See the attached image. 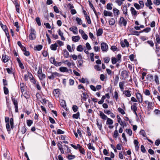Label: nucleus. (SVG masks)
<instances>
[{
	"instance_id": "obj_1",
	"label": "nucleus",
	"mask_w": 160,
	"mask_h": 160,
	"mask_svg": "<svg viewBox=\"0 0 160 160\" xmlns=\"http://www.w3.org/2000/svg\"><path fill=\"white\" fill-rule=\"evenodd\" d=\"M29 38L31 40H34L36 38V31L32 28H31L30 29Z\"/></svg>"
},
{
	"instance_id": "obj_2",
	"label": "nucleus",
	"mask_w": 160,
	"mask_h": 160,
	"mask_svg": "<svg viewBox=\"0 0 160 160\" xmlns=\"http://www.w3.org/2000/svg\"><path fill=\"white\" fill-rule=\"evenodd\" d=\"M11 99L13 103L15 108V112H18V102L17 100L15 98L13 97L11 98Z\"/></svg>"
},
{
	"instance_id": "obj_3",
	"label": "nucleus",
	"mask_w": 160,
	"mask_h": 160,
	"mask_svg": "<svg viewBox=\"0 0 160 160\" xmlns=\"http://www.w3.org/2000/svg\"><path fill=\"white\" fill-rule=\"evenodd\" d=\"M9 120L10 121V124L11 128L13 129L14 128V121L12 118H11L10 119L8 117H5V122L7 123H9Z\"/></svg>"
},
{
	"instance_id": "obj_4",
	"label": "nucleus",
	"mask_w": 160,
	"mask_h": 160,
	"mask_svg": "<svg viewBox=\"0 0 160 160\" xmlns=\"http://www.w3.org/2000/svg\"><path fill=\"white\" fill-rule=\"evenodd\" d=\"M60 74L56 72H51V75L48 77V78L50 79H54V78L60 77Z\"/></svg>"
},
{
	"instance_id": "obj_5",
	"label": "nucleus",
	"mask_w": 160,
	"mask_h": 160,
	"mask_svg": "<svg viewBox=\"0 0 160 160\" xmlns=\"http://www.w3.org/2000/svg\"><path fill=\"white\" fill-rule=\"evenodd\" d=\"M118 23L121 27L123 25L126 26L127 24V22L123 17H121L119 18Z\"/></svg>"
},
{
	"instance_id": "obj_6",
	"label": "nucleus",
	"mask_w": 160,
	"mask_h": 160,
	"mask_svg": "<svg viewBox=\"0 0 160 160\" xmlns=\"http://www.w3.org/2000/svg\"><path fill=\"white\" fill-rule=\"evenodd\" d=\"M101 48L102 51L107 52L108 49V46L106 43L102 42L101 44Z\"/></svg>"
},
{
	"instance_id": "obj_7",
	"label": "nucleus",
	"mask_w": 160,
	"mask_h": 160,
	"mask_svg": "<svg viewBox=\"0 0 160 160\" xmlns=\"http://www.w3.org/2000/svg\"><path fill=\"white\" fill-rule=\"evenodd\" d=\"M120 44L122 47V48H124L126 46L128 47L129 46V42L126 39H124L123 41H121Z\"/></svg>"
},
{
	"instance_id": "obj_8",
	"label": "nucleus",
	"mask_w": 160,
	"mask_h": 160,
	"mask_svg": "<svg viewBox=\"0 0 160 160\" xmlns=\"http://www.w3.org/2000/svg\"><path fill=\"white\" fill-rule=\"evenodd\" d=\"M62 62L69 67H70L71 66H73L74 65V63L73 61H72V62H69L68 60L63 61Z\"/></svg>"
},
{
	"instance_id": "obj_9",
	"label": "nucleus",
	"mask_w": 160,
	"mask_h": 160,
	"mask_svg": "<svg viewBox=\"0 0 160 160\" xmlns=\"http://www.w3.org/2000/svg\"><path fill=\"white\" fill-rule=\"evenodd\" d=\"M136 97L140 103H142L143 101L142 96L141 94L139 93H136Z\"/></svg>"
},
{
	"instance_id": "obj_10",
	"label": "nucleus",
	"mask_w": 160,
	"mask_h": 160,
	"mask_svg": "<svg viewBox=\"0 0 160 160\" xmlns=\"http://www.w3.org/2000/svg\"><path fill=\"white\" fill-rule=\"evenodd\" d=\"M59 102L61 106L65 110H67V108H66V102L64 100L61 99L59 100Z\"/></svg>"
},
{
	"instance_id": "obj_11",
	"label": "nucleus",
	"mask_w": 160,
	"mask_h": 160,
	"mask_svg": "<svg viewBox=\"0 0 160 160\" xmlns=\"http://www.w3.org/2000/svg\"><path fill=\"white\" fill-rule=\"evenodd\" d=\"M103 15L105 16H109V17H112L113 14L112 13L108 11L107 10H104L103 11Z\"/></svg>"
},
{
	"instance_id": "obj_12",
	"label": "nucleus",
	"mask_w": 160,
	"mask_h": 160,
	"mask_svg": "<svg viewBox=\"0 0 160 160\" xmlns=\"http://www.w3.org/2000/svg\"><path fill=\"white\" fill-rule=\"evenodd\" d=\"M70 31L73 32L74 34H77L78 33V28L76 26L71 27L69 28Z\"/></svg>"
},
{
	"instance_id": "obj_13",
	"label": "nucleus",
	"mask_w": 160,
	"mask_h": 160,
	"mask_svg": "<svg viewBox=\"0 0 160 160\" xmlns=\"http://www.w3.org/2000/svg\"><path fill=\"white\" fill-rule=\"evenodd\" d=\"M99 116L101 118L104 120H106L108 118L106 115L102 111H99Z\"/></svg>"
},
{
	"instance_id": "obj_14",
	"label": "nucleus",
	"mask_w": 160,
	"mask_h": 160,
	"mask_svg": "<svg viewBox=\"0 0 160 160\" xmlns=\"http://www.w3.org/2000/svg\"><path fill=\"white\" fill-rule=\"evenodd\" d=\"M121 75L124 78H127L128 76V72L126 70H124L122 72Z\"/></svg>"
},
{
	"instance_id": "obj_15",
	"label": "nucleus",
	"mask_w": 160,
	"mask_h": 160,
	"mask_svg": "<svg viewBox=\"0 0 160 160\" xmlns=\"http://www.w3.org/2000/svg\"><path fill=\"white\" fill-rule=\"evenodd\" d=\"M72 41L75 42H78L80 39V37L79 36H73L72 38Z\"/></svg>"
},
{
	"instance_id": "obj_16",
	"label": "nucleus",
	"mask_w": 160,
	"mask_h": 160,
	"mask_svg": "<svg viewBox=\"0 0 160 160\" xmlns=\"http://www.w3.org/2000/svg\"><path fill=\"white\" fill-rule=\"evenodd\" d=\"M2 61L4 63H5L8 61V56L6 55L3 54L2 55Z\"/></svg>"
},
{
	"instance_id": "obj_17",
	"label": "nucleus",
	"mask_w": 160,
	"mask_h": 160,
	"mask_svg": "<svg viewBox=\"0 0 160 160\" xmlns=\"http://www.w3.org/2000/svg\"><path fill=\"white\" fill-rule=\"evenodd\" d=\"M134 143L135 145V149L136 150L138 151L139 148L138 142L137 140H135L134 141Z\"/></svg>"
},
{
	"instance_id": "obj_18",
	"label": "nucleus",
	"mask_w": 160,
	"mask_h": 160,
	"mask_svg": "<svg viewBox=\"0 0 160 160\" xmlns=\"http://www.w3.org/2000/svg\"><path fill=\"white\" fill-rule=\"evenodd\" d=\"M19 87L20 88L21 92L23 93L24 91L25 88V85L23 83H20L19 85Z\"/></svg>"
},
{
	"instance_id": "obj_19",
	"label": "nucleus",
	"mask_w": 160,
	"mask_h": 160,
	"mask_svg": "<svg viewBox=\"0 0 160 160\" xmlns=\"http://www.w3.org/2000/svg\"><path fill=\"white\" fill-rule=\"evenodd\" d=\"M130 11L132 15L137 16V12L135 10L133 7H131L130 9Z\"/></svg>"
},
{
	"instance_id": "obj_20",
	"label": "nucleus",
	"mask_w": 160,
	"mask_h": 160,
	"mask_svg": "<svg viewBox=\"0 0 160 160\" xmlns=\"http://www.w3.org/2000/svg\"><path fill=\"white\" fill-rule=\"evenodd\" d=\"M122 10L123 14H125L126 16L128 15V9L127 6V5H125L123 6V7Z\"/></svg>"
},
{
	"instance_id": "obj_21",
	"label": "nucleus",
	"mask_w": 160,
	"mask_h": 160,
	"mask_svg": "<svg viewBox=\"0 0 160 160\" xmlns=\"http://www.w3.org/2000/svg\"><path fill=\"white\" fill-rule=\"evenodd\" d=\"M58 47V45L57 43H55L54 44H51L50 46L51 49L53 51H55L57 50V47Z\"/></svg>"
},
{
	"instance_id": "obj_22",
	"label": "nucleus",
	"mask_w": 160,
	"mask_h": 160,
	"mask_svg": "<svg viewBox=\"0 0 160 160\" xmlns=\"http://www.w3.org/2000/svg\"><path fill=\"white\" fill-rule=\"evenodd\" d=\"M58 33L59 35L61 36V40L63 41H65V38L63 36V33L60 29L58 31Z\"/></svg>"
},
{
	"instance_id": "obj_23",
	"label": "nucleus",
	"mask_w": 160,
	"mask_h": 160,
	"mask_svg": "<svg viewBox=\"0 0 160 160\" xmlns=\"http://www.w3.org/2000/svg\"><path fill=\"white\" fill-rule=\"evenodd\" d=\"M53 92L55 96L58 97L60 94V89H55L53 91Z\"/></svg>"
},
{
	"instance_id": "obj_24",
	"label": "nucleus",
	"mask_w": 160,
	"mask_h": 160,
	"mask_svg": "<svg viewBox=\"0 0 160 160\" xmlns=\"http://www.w3.org/2000/svg\"><path fill=\"white\" fill-rule=\"evenodd\" d=\"M59 70L62 72H68V68L66 67H61L59 68Z\"/></svg>"
},
{
	"instance_id": "obj_25",
	"label": "nucleus",
	"mask_w": 160,
	"mask_h": 160,
	"mask_svg": "<svg viewBox=\"0 0 160 160\" xmlns=\"http://www.w3.org/2000/svg\"><path fill=\"white\" fill-rule=\"evenodd\" d=\"M154 104L152 102H148V104L147 108L148 111H150L152 109V107L153 106Z\"/></svg>"
},
{
	"instance_id": "obj_26",
	"label": "nucleus",
	"mask_w": 160,
	"mask_h": 160,
	"mask_svg": "<svg viewBox=\"0 0 160 160\" xmlns=\"http://www.w3.org/2000/svg\"><path fill=\"white\" fill-rule=\"evenodd\" d=\"M107 120L106 124L107 125H111L113 124V121L111 118H108Z\"/></svg>"
},
{
	"instance_id": "obj_27",
	"label": "nucleus",
	"mask_w": 160,
	"mask_h": 160,
	"mask_svg": "<svg viewBox=\"0 0 160 160\" xmlns=\"http://www.w3.org/2000/svg\"><path fill=\"white\" fill-rule=\"evenodd\" d=\"M130 91L129 90H125L123 92V93L126 96L129 97L131 96Z\"/></svg>"
},
{
	"instance_id": "obj_28",
	"label": "nucleus",
	"mask_w": 160,
	"mask_h": 160,
	"mask_svg": "<svg viewBox=\"0 0 160 160\" xmlns=\"http://www.w3.org/2000/svg\"><path fill=\"white\" fill-rule=\"evenodd\" d=\"M113 12L115 16H118L120 13L119 10L117 9L116 8H113Z\"/></svg>"
},
{
	"instance_id": "obj_29",
	"label": "nucleus",
	"mask_w": 160,
	"mask_h": 160,
	"mask_svg": "<svg viewBox=\"0 0 160 160\" xmlns=\"http://www.w3.org/2000/svg\"><path fill=\"white\" fill-rule=\"evenodd\" d=\"M115 22V19L113 18H112L110 19L109 21V23L110 25H113Z\"/></svg>"
},
{
	"instance_id": "obj_30",
	"label": "nucleus",
	"mask_w": 160,
	"mask_h": 160,
	"mask_svg": "<svg viewBox=\"0 0 160 160\" xmlns=\"http://www.w3.org/2000/svg\"><path fill=\"white\" fill-rule=\"evenodd\" d=\"M42 48V46L41 45H39L34 47V49L38 51L41 50Z\"/></svg>"
},
{
	"instance_id": "obj_31",
	"label": "nucleus",
	"mask_w": 160,
	"mask_h": 160,
	"mask_svg": "<svg viewBox=\"0 0 160 160\" xmlns=\"http://www.w3.org/2000/svg\"><path fill=\"white\" fill-rule=\"evenodd\" d=\"M103 33V30L101 28L98 29L97 31V36H101Z\"/></svg>"
},
{
	"instance_id": "obj_32",
	"label": "nucleus",
	"mask_w": 160,
	"mask_h": 160,
	"mask_svg": "<svg viewBox=\"0 0 160 160\" xmlns=\"http://www.w3.org/2000/svg\"><path fill=\"white\" fill-rule=\"evenodd\" d=\"M63 55L65 58H68L69 57V53L66 50L63 51Z\"/></svg>"
},
{
	"instance_id": "obj_33",
	"label": "nucleus",
	"mask_w": 160,
	"mask_h": 160,
	"mask_svg": "<svg viewBox=\"0 0 160 160\" xmlns=\"http://www.w3.org/2000/svg\"><path fill=\"white\" fill-rule=\"evenodd\" d=\"M77 62L78 66V67L80 68L82 66L83 63V61L82 60H79L77 61Z\"/></svg>"
},
{
	"instance_id": "obj_34",
	"label": "nucleus",
	"mask_w": 160,
	"mask_h": 160,
	"mask_svg": "<svg viewBox=\"0 0 160 160\" xmlns=\"http://www.w3.org/2000/svg\"><path fill=\"white\" fill-rule=\"evenodd\" d=\"M136 105L137 104L136 103H134L133 105L131 106V109L134 112H135V111L137 110Z\"/></svg>"
},
{
	"instance_id": "obj_35",
	"label": "nucleus",
	"mask_w": 160,
	"mask_h": 160,
	"mask_svg": "<svg viewBox=\"0 0 160 160\" xmlns=\"http://www.w3.org/2000/svg\"><path fill=\"white\" fill-rule=\"evenodd\" d=\"M96 124L98 127V128L100 130H101L102 129V124L101 123H99L98 122V119H97L96 120Z\"/></svg>"
},
{
	"instance_id": "obj_36",
	"label": "nucleus",
	"mask_w": 160,
	"mask_h": 160,
	"mask_svg": "<svg viewBox=\"0 0 160 160\" xmlns=\"http://www.w3.org/2000/svg\"><path fill=\"white\" fill-rule=\"evenodd\" d=\"M15 7H16V11L18 13H20L19 5L18 3L17 2H15Z\"/></svg>"
},
{
	"instance_id": "obj_37",
	"label": "nucleus",
	"mask_w": 160,
	"mask_h": 160,
	"mask_svg": "<svg viewBox=\"0 0 160 160\" xmlns=\"http://www.w3.org/2000/svg\"><path fill=\"white\" fill-rule=\"evenodd\" d=\"M106 78V75L103 74H101L100 75V78L102 81H104Z\"/></svg>"
},
{
	"instance_id": "obj_38",
	"label": "nucleus",
	"mask_w": 160,
	"mask_h": 160,
	"mask_svg": "<svg viewBox=\"0 0 160 160\" xmlns=\"http://www.w3.org/2000/svg\"><path fill=\"white\" fill-rule=\"evenodd\" d=\"M118 136L119 133L118 130H115L113 135V137L115 138H117Z\"/></svg>"
},
{
	"instance_id": "obj_39",
	"label": "nucleus",
	"mask_w": 160,
	"mask_h": 160,
	"mask_svg": "<svg viewBox=\"0 0 160 160\" xmlns=\"http://www.w3.org/2000/svg\"><path fill=\"white\" fill-rule=\"evenodd\" d=\"M85 19L87 21V22L89 24H90L91 23V21L90 18V17L88 15H86L85 16Z\"/></svg>"
},
{
	"instance_id": "obj_40",
	"label": "nucleus",
	"mask_w": 160,
	"mask_h": 160,
	"mask_svg": "<svg viewBox=\"0 0 160 160\" xmlns=\"http://www.w3.org/2000/svg\"><path fill=\"white\" fill-rule=\"evenodd\" d=\"M119 86L121 91H123L124 90V83L121 82H120L119 83Z\"/></svg>"
},
{
	"instance_id": "obj_41",
	"label": "nucleus",
	"mask_w": 160,
	"mask_h": 160,
	"mask_svg": "<svg viewBox=\"0 0 160 160\" xmlns=\"http://www.w3.org/2000/svg\"><path fill=\"white\" fill-rule=\"evenodd\" d=\"M83 48L82 45H79L77 48V50L79 52H82L83 51Z\"/></svg>"
},
{
	"instance_id": "obj_42",
	"label": "nucleus",
	"mask_w": 160,
	"mask_h": 160,
	"mask_svg": "<svg viewBox=\"0 0 160 160\" xmlns=\"http://www.w3.org/2000/svg\"><path fill=\"white\" fill-rule=\"evenodd\" d=\"M92 144L90 143L88 144V148L89 149H92L93 151L95 150V148L92 146Z\"/></svg>"
},
{
	"instance_id": "obj_43",
	"label": "nucleus",
	"mask_w": 160,
	"mask_h": 160,
	"mask_svg": "<svg viewBox=\"0 0 160 160\" xmlns=\"http://www.w3.org/2000/svg\"><path fill=\"white\" fill-rule=\"evenodd\" d=\"M76 20L79 25H81L82 24V21L81 18L77 17L76 18Z\"/></svg>"
},
{
	"instance_id": "obj_44",
	"label": "nucleus",
	"mask_w": 160,
	"mask_h": 160,
	"mask_svg": "<svg viewBox=\"0 0 160 160\" xmlns=\"http://www.w3.org/2000/svg\"><path fill=\"white\" fill-rule=\"evenodd\" d=\"M80 115L79 112H78L72 115V117L74 118L78 119Z\"/></svg>"
},
{
	"instance_id": "obj_45",
	"label": "nucleus",
	"mask_w": 160,
	"mask_h": 160,
	"mask_svg": "<svg viewBox=\"0 0 160 160\" xmlns=\"http://www.w3.org/2000/svg\"><path fill=\"white\" fill-rule=\"evenodd\" d=\"M156 40L157 41V43L159 44L160 43V38L158 34H157L156 35Z\"/></svg>"
},
{
	"instance_id": "obj_46",
	"label": "nucleus",
	"mask_w": 160,
	"mask_h": 160,
	"mask_svg": "<svg viewBox=\"0 0 160 160\" xmlns=\"http://www.w3.org/2000/svg\"><path fill=\"white\" fill-rule=\"evenodd\" d=\"M126 132L129 135V136L132 135V132L130 129H127L125 130Z\"/></svg>"
},
{
	"instance_id": "obj_47",
	"label": "nucleus",
	"mask_w": 160,
	"mask_h": 160,
	"mask_svg": "<svg viewBox=\"0 0 160 160\" xmlns=\"http://www.w3.org/2000/svg\"><path fill=\"white\" fill-rule=\"evenodd\" d=\"M152 4V3L151 0H147V2L145 3V5L147 7H149Z\"/></svg>"
},
{
	"instance_id": "obj_48",
	"label": "nucleus",
	"mask_w": 160,
	"mask_h": 160,
	"mask_svg": "<svg viewBox=\"0 0 160 160\" xmlns=\"http://www.w3.org/2000/svg\"><path fill=\"white\" fill-rule=\"evenodd\" d=\"M70 145L75 149H77L80 148L81 146L79 144H78L77 146H75L73 144H71Z\"/></svg>"
},
{
	"instance_id": "obj_49",
	"label": "nucleus",
	"mask_w": 160,
	"mask_h": 160,
	"mask_svg": "<svg viewBox=\"0 0 160 160\" xmlns=\"http://www.w3.org/2000/svg\"><path fill=\"white\" fill-rule=\"evenodd\" d=\"M36 21L38 25L39 26L41 25V24L39 18L38 17L36 18Z\"/></svg>"
},
{
	"instance_id": "obj_50",
	"label": "nucleus",
	"mask_w": 160,
	"mask_h": 160,
	"mask_svg": "<svg viewBox=\"0 0 160 160\" xmlns=\"http://www.w3.org/2000/svg\"><path fill=\"white\" fill-rule=\"evenodd\" d=\"M147 78L148 80L151 81L153 79V76L151 74H148L147 76Z\"/></svg>"
},
{
	"instance_id": "obj_51",
	"label": "nucleus",
	"mask_w": 160,
	"mask_h": 160,
	"mask_svg": "<svg viewBox=\"0 0 160 160\" xmlns=\"http://www.w3.org/2000/svg\"><path fill=\"white\" fill-rule=\"evenodd\" d=\"M118 62L117 59L115 57H112V62L113 64H114Z\"/></svg>"
},
{
	"instance_id": "obj_52",
	"label": "nucleus",
	"mask_w": 160,
	"mask_h": 160,
	"mask_svg": "<svg viewBox=\"0 0 160 160\" xmlns=\"http://www.w3.org/2000/svg\"><path fill=\"white\" fill-rule=\"evenodd\" d=\"M6 128L7 131L8 132V133H9L11 131V128L10 127L9 123L6 124Z\"/></svg>"
},
{
	"instance_id": "obj_53",
	"label": "nucleus",
	"mask_w": 160,
	"mask_h": 160,
	"mask_svg": "<svg viewBox=\"0 0 160 160\" xmlns=\"http://www.w3.org/2000/svg\"><path fill=\"white\" fill-rule=\"evenodd\" d=\"M78 107L76 105H73L72 107V109L74 112H76L78 110Z\"/></svg>"
},
{
	"instance_id": "obj_54",
	"label": "nucleus",
	"mask_w": 160,
	"mask_h": 160,
	"mask_svg": "<svg viewBox=\"0 0 160 160\" xmlns=\"http://www.w3.org/2000/svg\"><path fill=\"white\" fill-rule=\"evenodd\" d=\"M112 4H111L110 3H108L106 6L107 9L108 10H112Z\"/></svg>"
},
{
	"instance_id": "obj_55",
	"label": "nucleus",
	"mask_w": 160,
	"mask_h": 160,
	"mask_svg": "<svg viewBox=\"0 0 160 160\" xmlns=\"http://www.w3.org/2000/svg\"><path fill=\"white\" fill-rule=\"evenodd\" d=\"M3 89L4 94L5 95H7L9 92V91L8 88L6 87H4Z\"/></svg>"
},
{
	"instance_id": "obj_56",
	"label": "nucleus",
	"mask_w": 160,
	"mask_h": 160,
	"mask_svg": "<svg viewBox=\"0 0 160 160\" xmlns=\"http://www.w3.org/2000/svg\"><path fill=\"white\" fill-rule=\"evenodd\" d=\"M33 122L32 120H28L27 121V123L28 126L30 127L32 124Z\"/></svg>"
},
{
	"instance_id": "obj_57",
	"label": "nucleus",
	"mask_w": 160,
	"mask_h": 160,
	"mask_svg": "<svg viewBox=\"0 0 160 160\" xmlns=\"http://www.w3.org/2000/svg\"><path fill=\"white\" fill-rule=\"evenodd\" d=\"M75 157V156L74 155H69L68 156V158L69 160H71L74 159Z\"/></svg>"
},
{
	"instance_id": "obj_58",
	"label": "nucleus",
	"mask_w": 160,
	"mask_h": 160,
	"mask_svg": "<svg viewBox=\"0 0 160 160\" xmlns=\"http://www.w3.org/2000/svg\"><path fill=\"white\" fill-rule=\"evenodd\" d=\"M118 122L120 123V124L122 127L123 128H124V125H125L126 124L125 122H122L121 119H120V121Z\"/></svg>"
},
{
	"instance_id": "obj_59",
	"label": "nucleus",
	"mask_w": 160,
	"mask_h": 160,
	"mask_svg": "<svg viewBox=\"0 0 160 160\" xmlns=\"http://www.w3.org/2000/svg\"><path fill=\"white\" fill-rule=\"evenodd\" d=\"M148 44H149L151 47H153L154 45V43L152 40H148L146 42Z\"/></svg>"
},
{
	"instance_id": "obj_60",
	"label": "nucleus",
	"mask_w": 160,
	"mask_h": 160,
	"mask_svg": "<svg viewBox=\"0 0 160 160\" xmlns=\"http://www.w3.org/2000/svg\"><path fill=\"white\" fill-rule=\"evenodd\" d=\"M50 62L51 63L54 65L56 62L55 59V58L53 57H51L50 58Z\"/></svg>"
},
{
	"instance_id": "obj_61",
	"label": "nucleus",
	"mask_w": 160,
	"mask_h": 160,
	"mask_svg": "<svg viewBox=\"0 0 160 160\" xmlns=\"http://www.w3.org/2000/svg\"><path fill=\"white\" fill-rule=\"evenodd\" d=\"M26 131L27 129L25 127L23 126L22 128L21 132L22 134H23L25 133L26 132Z\"/></svg>"
},
{
	"instance_id": "obj_62",
	"label": "nucleus",
	"mask_w": 160,
	"mask_h": 160,
	"mask_svg": "<svg viewBox=\"0 0 160 160\" xmlns=\"http://www.w3.org/2000/svg\"><path fill=\"white\" fill-rule=\"evenodd\" d=\"M79 150L81 153L82 154H84L85 153V152L84 149L81 146L80 148H79Z\"/></svg>"
},
{
	"instance_id": "obj_63",
	"label": "nucleus",
	"mask_w": 160,
	"mask_h": 160,
	"mask_svg": "<svg viewBox=\"0 0 160 160\" xmlns=\"http://www.w3.org/2000/svg\"><path fill=\"white\" fill-rule=\"evenodd\" d=\"M38 77L39 79L40 80H41L45 78L46 75L42 73V74H41V75H40V76H38Z\"/></svg>"
},
{
	"instance_id": "obj_64",
	"label": "nucleus",
	"mask_w": 160,
	"mask_h": 160,
	"mask_svg": "<svg viewBox=\"0 0 160 160\" xmlns=\"http://www.w3.org/2000/svg\"><path fill=\"white\" fill-rule=\"evenodd\" d=\"M121 55L120 54H118L117 56V58H116L117 60L118 61V62H120L121 61Z\"/></svg>"
}]
</instances>
